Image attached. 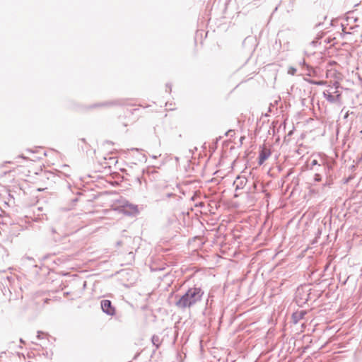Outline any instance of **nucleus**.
Returning a JSON list of instances; mask_svg holds the SVG:
<instances>
[{"label":"nucleus","instance_id":"ddd939ff","mask_svg":"<svg viewBox=\"0 0 362 362\" xmlns=\"http://www.w3.org/2000/svg\"><path fill=\"white\" fill-rule=\"evenodd\" d=\"M315 180L319 181V177L315 178Z\"/></svg>","mask_w":362,"mask_h":362},{"label":"nucleus","instance_id":"1a4fd4ad","mask_svg":"<svg viewBox=\"0 0 362 362\" xmlns=\"http://www.w3.org/2000/svg\"><path fill=\"white\" fill-rule=\"evenodd\" d=\"M47 187H45V188H42V189H41V188H39V189H38V190H39V191H41V190H43V189H47Z\"/></svg>","mask_w":362,"mask_h":362},{"label":"nucleus","instance_id":"20e7f679","mask_svg":"<svg viewBox=\"0 0 362 362\" xmlns=\"http://www.w3.org/2000/svg\"><path fill=\"white\" fill-rule=\"evenodd\" d=\"M323 95L331 103H340L341 100V93L338 89H335L334 94L331 93L329 90H325Z\"/></svg>","mask_w":362,"mask_h":362},{"label":"nucleus","instance_id":"423d86ee","mask_svg":"<svg viewBox=\"0 0 362 362\" xmlns=\"http://www.w3.org/2000/svg\"><path fill=\"white\" fill-rule=\"evenodd\" d=\"M271 155L269 149L263 148L259 155V164L262 165Z\"/></svg>","mask_w":362,"mask_h":362},{"label":"nucleus","instance_id":"6e6552de","mask_svg":"<svg viewBox=\"0 0 362 362\" xmlns=\"http://www.w3.org/2000/svg\"><path fill=\"white\" fill-rule=\"evenodd\" d=\"M307 82L310 84L317 85V86H324L328 84L327 81H314L311 79H305Z\"/></svg>","mask_w":362,"mask_h":362},{"label":"nucleus","instance_id":"39448f33","mask_svg":"<svg viewBox=\"0 0 362 362\" xmlns=\"http://www.w3.org/2000/svg\"><path fill=\"white\" fill-rule=\"evenodd\" d=\"M101 308L104 313L109 315L115 314V308L112 305V303L109 300H103L101 301Z\"/></svg>","mask_w":362,"mask_h":362},{"label":"nucleus","instance_id":"7ed1b4c3","mask_svg":"<svg viewBox=\"0 0 362 362\" xmlns=\"http://www.w3.org/2000/svg\"><path fill=\"white\" fill-rule=\"evenodd\" d=\"M326 78L329 79L327 81L329 86H332L334 89H339L342 78L341 73L336 69H329L326 71Z\"/></svg>","mask_w":362,"mask_h":362},{"label":"nucleus","instance_id":"f8f14e48","mask_svg":"<svg viewBox=\"0 0 362 362\" xmlns=\"http://www.w3.org/2000/svg\"><path fill=\"white\" fill-rule=\"evenodd\" d=\"M315 180L319 181V177L315 178Z\"/></svg>","mask_w":362,"mask_h":362},{"label":"nucleus","instance_id":"9d476101","mask_svg":"<svg viewBox=\"0 0 362 362\" xmlns=\"http://www.w3.org/2000/svg\"><path fill=\"white\" fill-rule=\"evenodd\" d=\"M316 163H317L316 160H313V164H316Z\"/></svg>","mask_w":362,"mask_h":362},{"label":"nucleus","instance_id":"0eeeda50","mask_svg":"<svg viewBox=\"0 0 362 362\" xmlns=\"http://www.w3.org/2000/svg\"><path fill=\"white\" fill-rule=\"evenodd\" d=\"M124 211L132 214H136L139 213L138 206L134 204L127 205L124 208Z\"/></svg>","mask_w":362,"mask_h":362},{"label":"nucleus","instance_id":"f257e3e1","mask_svg":"<svg viewBox=\"0 0 362 362\" xmlns=\"http://www.w3.org/2000/svg\"><path fill=\"white\" fill-rule=\"evenodd\" d=\"M11 163V162H8ZM7 162L3 163L0 166L1 177L8 175L11 177L12 180H25L26 177L32 175H37L39 172H42V169L40 165L36 163L23 158L20 164L13 167L11 170H7L6 165Z\"/></svg>","mask_w":362,"mask_h":362},{"label":"nucleus","instance_id":"f03ea898","mask_svg":"<svg viewBox=\"0 0 362 362\" xmlns=\"http://www.w3.org/2000/svg\"><path fill=\"white\" fill-rule=\"evenodd\" d=\"M202 291L199 288H190L176 302V306L179 308H189L201 300Z\"/></svg>","mask_w":362,"mask_h":362},{"label":"nucleus","instance_id":"9b49d317","mask_svg":"<svg viewBox=\"0 0 362 362\" xmlns=\"http://www.w3.org/2000/svg\"><path fill=\"white\" fill-rule=\"evenodd\" d=\"M315 180L319 181V177L315 178Z\"/></svg>","mask_w":362,"mask_h":362}]
</instances>
